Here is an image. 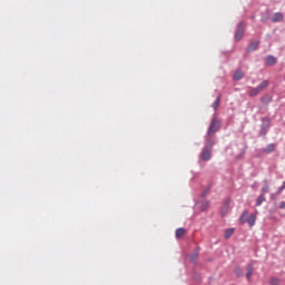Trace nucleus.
<instances>
[{"label": "nucleus", "instance_id": "obj_6", "mask_svg": "<svg viewBox=\"0 0 285 285\" xmlns=\"http://www.w3.org/2000/svg\"><path fill=\"white\" fill-rule=\"evenodd\" d=\"M283 20H284V14L282 12L274 13V16L272 18L273 23H277Z\"/></svg>", "mask_w": 285, "mask_h": 285}, {"label": "nucleus", "instance_id": "obj_17", "mask_svg": "<svg viewBox=\"0 0 285 285\" xmlns=\"http://www.w3.org/2000/svg\"><path fill=\"white\" fill-rule=\"evenodd\" d=\"M264 202H266V195L262 194L256 200V206H262Z\"/></svg>", "mask_w": 285, "mask_h": 285}, {"label": "nucleus", "instance_id": "obj_18", "mask_svg": "<svg viewBox=\"0 0 285 285\" xmlns=\"http://www.w3.org/2000/svg\"><path fill=\"white\" fill-rule=\"evenodd\" d=\"M233 233H235V229H233V228L226 229L225 239H230V237H233Z\"/></svg>", "mask_w": 285, "mask_h": 285}, {"label": "nucleus", "instance_id": "obj_5", "mask_svg": "<svg viewBox=\"0 0 285 285\" xmlns=\"http://www.w3.org/2000/svg\"><path fill=\"white\" fill-rule=\"evenodd\" d=\"M200 157H202L203 161H209L212 155H210V148H208V146H205L203 148Z\"/></svg>", "mask_w": 285, "mask_h": 285}, {"label": "nucleus", "instance_id": "obj_4", "mask_svg": "<svg viewBox=\"0 0 285 285\" xmlns=\"http://www.w3.org/2000/svg\"><path fill=\"white\" fill-rule=\"evenodd\" d=\"M244 30H246V24H244V22H238L237 29L234 36L235 41H242V39H244Z\"/></svg>", "mask_w": 285, "mask_h": 285}, {"label": "nucleus", "instance_id": "obj_10", "mask_svg": "<svg viewBox=\"0 0 285 285\" xmlns=\"http://www.w3.org/2000/svg\"><path fill=\"white\" fill-rule=\"evenodd\" d=\"M257 48H259V41L252 42L247 48V52H255Z\"/></svg>", "mask_w": 285, "mask_h": 285}, {"label": "nucleus", "instance_id": "obj_12", "mask_svg": "<svg viewBox=\"0 0 285 285\" xmlns=\"http://www.w3.org/2000/svg\"><path fill=\"white\" fill-rule=\"evenodd\" d=\"M269 285H282V279L275 276L269 278Z\"/></svg>", "mask_w": 285, "mask_h": 285}, {"label": "nucleus", "instance_id": "obj_13", "mask_svg": "<svg viewBox=\"0 0 285 285\" xmlns=\"http://www.w3.org/2000/svg\"><path fill=\"white\" fill-rule=\"evenodd\" d=\"M184 235H186V228L180 227V228L176 229L177 239L184 237Z\"/></svg>", "mask_w": 285, "mask_h": 285}, {"label": "nucleus", "instance_id": "obj_20", "mask_svg": "<svg viewBox=\"0 0 285 285\" xmlns=\"http://www.w3.org/2000/svg\"><path fill=\"white\" fill-rule=\"evenodd\" d=\"M205 146H207V148H209L210 150L213 146H215V140H213L212 138H208Z\"/></svg>", "mask_w": 285, "mask_h": 285}, {"label": "nucleus", "instance_id": "obj_23", "mask_svg": "<svg viewBox=\"0 0 285 285\" xmlns=\"http://www.w3.org/2000/svg\"><path fill=\"white\" fill-rule=\"evenodd\" d=\"M279 208H281V209H284V208H285V202H282V203L279 204Z\"/></svg>", "mask_w": 285, "mask_h": 285}, {"label": "nucleus", "instance_id": "obj_2", "mask_svg": "<svg viewBox=\"0 0 285 285\" xmlns=\"http://www.w3.org/2000/svg\"><path fill=\"white\" fill-rule=\"evenodd\" d=\"M248 210H244L240 215L239 222L240 224H248L249 228H253V226H255V222H257V216L252 214L248 218Z\"/></svg>", "mask_w": 285, "mask_h": 285}, {"label": "nucleus", "instance_id": "obj_3", "mask_svg": "<svg viewBox=\"0 0 285 285\" xmlns=\"http://www.w3.org/2000/svg\"><path fill=\"white\" fill-rule=\"evenodd\" d=\"M220 126H222V122L219 121V119H217V117H214L207 130V137L209 138L213 137V135H215V132L219 130Z\"/></svg>", "mask_w": 285, "mask_h": 285}, {"label": "nucleus", "instance_id": "obj_21", "mask_svg": "<svg viewBox=\"0 0 285 285\" xmlns=\"http://www.w3.org/2000/svg\"><path fill=\"white\" fill-rule=\"evenodd\" d=\"M261 101H263V104H268V101H271V97H268V96H263V97L261 98Z\"/></svg>", "mask_w": 285, "mask_h": 285}, {"label": "nucleus", "instance_id": "obj_24", "mask_svg": "<svg viewBox=\"0 0 285 285\" xmlns=\"http://www.w3.org/2000/svg\"><path fill=\"white\" fill-rule=\"evenodd\" d=\"M208 195V189L203 193V197H206Z\"/></svg>", "mask_w": 285, "mask_h": 285}, {"label": "nucleus", "instance_id": "obj_7", "mask_svg": "<svg viewBox=\"0 0 285 285\" xmlns=\"http://www.w3.org/2000/svg\"><path fill=\"white\" fill-rule=\"evenodd\" d=\"M265 62L267 63V66H275V63H277V58H275L274 56H267L265 57Z\"/></svg>", "mask_w": 285, "mask_h": 285}, {"label": "nucleus", "instance_id": "obj_11", "mask_svg": "<svg viewBox=\"0 0 285 285\" xmlns=\"http://www.w3.org/2000/svg\"><path fill=\"white\" fill-rule=\"evenodd\" d=\"M244 79V72L242 70H236L234 73V81H239Z\"/></svg>", "mask_w": 285, "mask_h": 285}, {"label": "nucleus", "instance_id": "obj_19", "mask_svg": "<svg viewBox=\"0 0 285 285\" xmlns=\"http://www.w3.org/2000/svg\"><path fill=\"white\" fill-rule=\"evenodd\" d=\"M234 273L237 277H242L244 275V269H242V267H236Z\"/></svg>", "mask_w": 285, "mask_h": 285}, {"label": "nucleus", "instance_id": "obj_1", "mask_svg": "<svg viewBox=\"0 0 285 285\" xmlns=\"http://www.w3.org/2000/svg\"><path fill=\"white\" fill-rule=\"evenodd\" d=\"M269 83L271 82L268 80H263L257 87H249L247 94L248 97H257L259 92H263V90H266V88H268Z\"/></svg>", "mask_w": 285, "mask_h": 285}, {"label": "nucleus", "instance_id": "obj_15", "mask_svg": "<svg viewBox=\"0 0 285 285\" xmlns=\"http://www.w3.org/2000/svg\"><path fill=\"white\" fill-rule=\"evenodd\" d=\"M275 150V144H269L265 149H263V153L269 155Z\"/></svg>", "mask_w": 285, "mask_h": 285}, {"label": "nucleus", "instance_id": "obj_16", "mask_svg": "<svg viewBox=\"0 0 285 285\" xmlns=\"http://www.w3.org/2000/svg\"><path fill=\"white\" fill-rule=\"evenodd\" d=\"M219 104H222V95H218L215 102L213 104L214 110H217V108H219Z\"/></svg>", "mask_w": 285, "mask_h": 285}, {"label": "nucleus", "instance_id": "obj_9", "mask_svg": "<svg viewBox=\"0 0 285 285\" xmlns=\"http://www.w3.org/2000/svg\"><path fill=\"white\" fill-rule=\"evenodd\" d=\"M253 271H255V268L253 267V264L247 265L246 279L248 282H250V277H253Z\"/></svg>", "mask_w": 285, "mask_h": 285}, {"label": "nucleus", "instance_id": "obj_8", "mask_svg": "<svg viewBox=\"0 0 285 285\" xmlns=\"http://www.w3.org/2000/svg\"><path fill=\"white\" fill-rule=\"evenodd\" d=\"M262 193L265 195L266 193H271V186L268 185V179L263 180Z\"/></svg>", "mask_w": 285, "mask_h": 285}, {"label": "nucleus", "instance_id": "obj_14", "mask_svg": "<svg viewBox=\"0 0 285 285\" xmlns=\"http://www.w3.org/2000/svg\"><path fill=\"white\" fill-rule=\"evenodd\" d=\"M199 257V247H197L194 253L191 254L190 261L193 262V264H195V262H197V258Z\"/></svg>", "mask_w": 285, "mask_h": 285}, {"label": "nucleus", "instance_id": "obj_22", "mask_svg": "<svg viewBox=\"0 0 285 285\" xmlns=\"http://www.w3.org/2000/svg\"><path fill=\"white\" fill-rule=\"evenodd\" d=\"M285 190V187H283V185L278 188V190L276 191V195H282V191Z\"/></svg>", "mask_w": 285, "mask_h": 285}]
</instances>
